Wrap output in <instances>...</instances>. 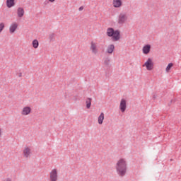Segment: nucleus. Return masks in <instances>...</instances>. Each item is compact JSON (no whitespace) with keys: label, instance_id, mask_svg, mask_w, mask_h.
Here are the masks:
<instances>
[{"label":"nucleus","instance_id":"1","mask_svg":"<svg viewBox=\"0 0 181 181\" xmlns=\"http://www.w3.org/2000/svg\"><path fill=\"white\" fill-rule=\"evenodd\" d=\"M116 172L119 177H124L127 175V160L124 158H120L117 160L115 165Z\"/></svg>","mask_w":181,"mask_h":181},{"label":"nucleus","instance_id":"2","mask_svg":"<svg viewBox=\"0 0 181 181\" xmlns=\"http://www.w3.org/2000/svg\"><path fill=\"white\" fill-rule=\"evenodd\" d=\"M106 35L109 37H112L113 42H118L121 39V32L119 30H114L112 28L107 29Z\"/></svg>","mask_w":181,"mask_h":181},{"label":"nucleus","instance_id":"3","mask_svg":"<svg viewBox=\"0 0 181 181\" xmlns=\"http://www.w3.org/2000/svg\"><path fill=\"white\" fill-rule=\"evenodd\" d=\"M127 20L128 16H127V13H120L118 16L117 23L119 25H124Z\"/></svg>","mask_w":181,"mask_h":181},{"label":"nucleus","instance_id":"4","mask_svg":"<svg viewBox=\"0 0 181 181\" xmlns=\"http://www.w3.org/2000/svg\"><path fill=\"white\" fill-rule=\"evenodd\" d=\"M58 179V173L57 169L54 168L51 170L49 173V180L50 181H57Z\"/></svg>","mask_w":181,"mask_h":181},{"label":"nucleus","instance_id":"5","mask_svg":"<svg viewBox=\"0 0 181 181\" xmlns=\"http://www.w3.org/2000/svg\"><path fill=\"white\" fill-rule=\"evenodd\" d=\"M143 67H146V69L148 71L153 70V62H152V59L148 58L143 65Z\"/></svg>","mask_w":181,"mask_h":181},{"label":"nucleus","instance_id":"6","mask_svg":"<svg viewBox=\"0 0 181 181\" xmlns=\"http://www.w3.org/2000/svg\"><path fill=\"white\" fill-rule=\"evenodd\" d=\"M90 50L92 52L93 54H97V53H98V45H97V43L94 42V41L90 42Z\"/></svg>","mask_w":181,"mask_h":181},{"label":"nucleus","instance_id":"7","mask_svg":"<svg viewBox=\"0 0 181 181\" xmlns=\"http://www.w3.org/2000/svg\"><path fill=\"white\" fill-rule=\"evenodd\" d=\"M119 110L121 112H125V110H127V100H125V99L121 100Z\"/></svg>","mask_w":181,"mask_h":181},{"label":"nucleus","instance_id":"8","mask_svg":"<svg viewBox=\"0 0 181 181\" xmlns=\"http://www.w3.org/2000/svg\"><path fill=\"white\" fill-rule=\"evenodd\" d=\"M32 112V108L29 106H25L23 108V110L21 111V115H29Z\"/></svg>","mask_w":181,"mask_h":181},{"label":"nucleus","instance_id":"9","mask_svg":"<svg viewBox=\"0 0 181 181\" xmlns=\"http://www.w3.org/2000/svg\"><path fill=\"white\" fill-rule=\"evenodd\" d=\"M16 29H18V23H13L10 28H9V32L10 33H15Z\"/></svg>","mask_w":181,"mask_h":181},{"label":"nucleus","instance_id":"10","mask_svg":"<svg viewBox=\"0 0 181 181\" xmlns=\"http://www.w3.org/2000/svg\"><path fill=\"white\" fill-rule=\"evenodd\" d=\"M114 50H115V46H114V44H111L107 47L106 52L109 54H112Z\"/></svg>","mask_w":181,"mask_h":181},{"label":"nucleus","instance_id":"11","mask_svg":"<svg viewBox=\"0 0 181 181\" xmlns=\"http://www.w3.org/2000/svg\"><path fill=\"white\" fill-rule=\"evenodd\" d=\"M31 150L29 147H25L23 150L24 158H30Z\"/></svg>","mask_w":181,"mask_h":181},{"label":"nucleus","instance_id":"12","mask_svg":"<svg viewBox=\"0 0 181 181\" xmlns=\"http://www.w3.org/2000/svg\"><path fill=\"white\" fill-rule=\"evenodd\" d=\"M17 15L18 18H23V15H25V10L22 7H19L17 9Z\"/></svg>","mask_w":181,"mask_h":181},{"label":"nucleus","instance_id":"13","mask_svg":"<svg viewBox=\"0 0 181 181\" xmlns=\"http://www.w3.org/2000/svg\"><path fill=\"white\" fill-rule=\"evenodd\" d=\"M114 8H121L122 6V1L121 0H113Z\"/></svg>","mask_w":181,"mask_h":181},{"label":"nucleus","instance_id":"14","mask_svg":"<svg viewBox=\"0 0 181 181\" xmlns=\"http://www.w3.org/2000/svg\"><path fill=\"white\" fill-rule=\"evenodd\" d=\"M151 52V45H146L143 47V53L144 54H148V53Z\"/></svg>","mask_w":181,"mask_h":181},{"label":"nucleus","instance_id":"15","mask_svg":"<svg viewBox=\"0 0 181 181\" xmlns=\"http://www.w3.org/2000/svg\"><path fill=\"white\" fill-rule=\"evenodd\" d=\"M104 122V112H102L98 119V122L99 125H103V122Z\"/></svg>","mask_w":181,"mask_h":181},{"label":"nucleus","instance_id":"16","mask_svg":"<svg viewBox=\"0 0 181 181\" xmlns=\"http://www.w3.org/2000/svg\"><path fill=\"white\" fill-rule=\"evenodd\" d=\"M6 6L8 8H12V6H15V0H6Z\"/></svg>","mask_w":181,"mask_h":181},{"label":"nucleus","instance_id":"17","mask_svg":"<svg viewBox=\"0 0 181 181\" xmlns=\"http://www.w3.org/2000/svg\"><path fill=\"white\" fill-rule=\"evenodd\" d=\"M91 100L92 99L90 98H88L86 100V108H88V110L91 107Z\"/></svg>","mask_w":181,"mask_h":181},{"label":"nucleus","instance_id":"18","mask_svg":"<svg viewBox=\"0 0 181 181\" xmlns=\"http://www.w3.org/2000/svg\"><path fill=\"white\" fill-rule=\"evenodd\" d=\"M33 47L34 49H37V47H39V41H37V40H34L33 41Z\"/></svg>","mask_w":181,"mask_h":181},{"label":"nucleus","instance_id":"19","mask_svg":"<svg viewBox=\"0 0 181 181\" xmlns=\"http://www.w3.org/2000/svg\"><path fill=\"white\" fill-rule=\"evenodd\" d=\"M54 36H56V34L54 33H51L49 35V39L50 42H53V40H54Z\"/></svg>","mask_w":181,"mask_h":181},{"label":"nucleus","instance_id":"20","mask_svg":"<svg viewBox=\"0 0 181 181\" xmlns=\"http://www.w3.org/2000/svg\"><path fill=\"white\" fill-rule=\"evenodd\" d=\"M172 67H173V64H172V63L168 64V65L167 66L166 69H165L166 71L168 72L169 70H170L172 69Z\"/></svg>","mask_w":181,"mask_h":181},{"label":"nucleus","instance_id":"21","mask_svg":"<svg viewBox=\"0 0 181 181\" xmlns=\"http://www.w3.org/2000/svg\"><path fill=\"white\" fill-rule=\"evenodd\" d=\"M110 58H106L104 61V64H105V66H110Z\"/></svg>","mask_w":181,"mask_h":181},{"label":"nucleus","instance_id":"22","mask_svg":"<svg viewBox=\"0 0 181 181\" xmlns=\"http://www.w3.org/2000/svg\"><path fill=\"white\" fill-rule=\"evenodd\" d=\"M5 28V24L4 23H0V33L4 30Z\"/></svg>","mask_w":181,"mask_h":181},{"label":"nucleus","instance_id":"23","mask_svg":"<svg viewBox=\"0 0 181 181\" xmlns=\"http://www.w3.org/2000/svg\"><path fill=\"white\" fill-rule=\"evenodd\" d=\"M83 9H84V7H83V6H81V7L78 8V11H83Z\"/></svg>","mask_w":181,"mask_h":181},{"label":"nucleus","instance_id":"24","mask_svg":"<svg viewBox=\"0 0 181 181\" xmlns=\"http://www.w3.org/2000/svg\"><path fill=\"white\" fill-rule=\"evenodd\" d=\"M2 136V129H0V138Z\"/></svg>","mask_w":181,"mask_h":181},{"label":"nucleus","instance_id":"25","mask_svg":"<svg viewBox=\"0 0 181 181\" xmlns=\"http://www.w3.org/2000/svg\"><path fill=\"white\" fill-rule=\"evenodd\" d=\"M18 77H22V73H19Z\"/></svg>","mask_w":181,"mask_h":181},{"label":"nucleus","instance_id":"26","mask_svg":"<svg viewBox=\"0 0 181 181\" xmlns=\"http://www.w3.org/2000/svg\"><path fill=\"white\" fill-rule=\"evenodd\" d=\"M153 98L155 100V98H156V95H153Z\"/></svg>","mask_w":181,"mask_h":181},{"label":"nucleus","instance_id":"27","mask_svg":"<svg viewBox=\"0 0 181 181\" xmlns=\"http://www.w3.org/2000/svg\"><path fill=\"white\" fill-rule=\"evenodd\" d=\"M55 0H49V2H54Z\"/></svg>","mask_w":181,"mask_h":181}]
</instances>
